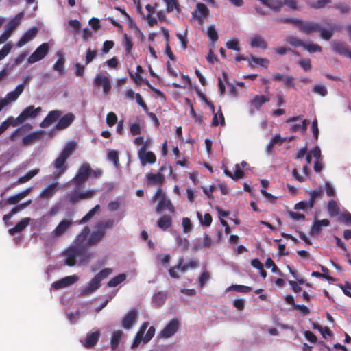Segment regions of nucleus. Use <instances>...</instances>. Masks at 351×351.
I'll use <instances>...</instances> for the list:
<instances>
[{
    "instance_id": "1",
    "label": "nucleus",
    "mask_w": 351,
    "mask_h": 351,
    "mask_svg": "<svg viewBox=\"0 0 351 351\" xmlns=\"http://www.w3.org/2000/svg\"><path fill=\"white\" fill-rule=\"evenodd\" d=\"M75 148V142H69L66 144L58 156L54 160L52 165L54 168L53 179H59L68 169L67 159L73 154Z\"/></svg>"
},
{
    "instance_id": "2",
    "label": "nucleus",
    "mask_w": 351,
    "mask_h": 351,
    "mask_svg": "<svg viewBox=\"0 0 351 351\" xmlns=\"http://www.w3.org/2000/svg\"><path fill=\"white\" fill-rule=\"evenodd\" d=\"M65 264L73 267L76 264V258H78L81 264H86L93 258V254L88 251L86 246L69 247L64 252Z\"/></svg>"
},
{
    "instance_id": "3",
    "label": "nucleus",
    "mask_w": 351,
    "mask_h": 351,
    "mask_svg": "<svg viewBox=\"0 0 351 351\" xmlns=\"http://www.w3.org/2000/svg\"><path fill=\"white\" fill-rule=\"evenodd\" d=\"M277 23L291 24L299 28L300 32L306 34H311L312 31L317 29V25L314 24H308L298 18L289 17H278L276 19Z\"/></svg>"
},
{
    "instance_id": "4",
    "label": "nucleus",
    "mask_w": 351,
    "mask_h": 351,
    "mask_svg": "<svg viewBox=\"0 0 351 351\" xmlns=\"http://www.w3.org/2000/svg\"><path fill=\"white\" fill-rule=\"evenodd\" d=\"M158 199H159V202L156 207V213H160L165 208L167 209L171 213H174L176 212L175 207L171 200L166 197L161 187H159L157 189L155 195L152 197L150 201L151 202H154Z\"/></svg>"
},
{
    "instance_id": "5",
    "label": "nucleus",
    "mask_w": 351,
    "mask_h": 351,
    "mask_svg": "<svg viewBox=\"0 0 351 351\" xmlns=\"http://www.w3.org/2000/svg\"><path fill=\"white\" fill-rule=\"evenodd\" d=\"M91 176L90 165L88 162H84L78 169L73 182L77 187L81 186Z\"/></svg>"
},
{
    "instance_id": "6",
    "label": "nucleus",
    "mask_w": 351,
    "mask_h": 351,
    "mask_svg": "<svg viewBox=\"0 0 351 351\" xmlns=\"http://www.w3.org/2000/svg\"><path fill=\"white\" fill-rule=\"evenodd\" d=\"M42 111L41 107L34 108V106H29L25 108L22 112L16 117L13 121V126L17 125V123H23L28 119H34L36 117L38 114Z\"/></svg>"
},
{
    "instance_id": "7",
    "label": "nucleus",
    "mask_w": 351,
    "mask_h": 351,
    "mask_svg": "<svg viewBox=\"0 0 351 351\" xmlns=\"http://www.w3.org/2000/svg\"><path fill=\"white\" fill-rule=\"evenodd\" d=\"M49 50V44L47 43H44L41 44L34 51L33 53L30 55L28 58L27 61L30 64L35 63L43 59L47 54L48 53Z\"/></svg>"
},
{
    "instance_id": "8",
    "label": "nucleus",
    "mask_w": 351,
    "mask_h": 351,
    "mask_svg": "<svg viewBox=\"0 0 351 351\" xmlns=\"http://www.w3.org/2000/svg\"><path fill=\"white\" fill-rule=\"evenodd\" d=\"M138 158L141 165L145 166L147 164H154L156 162V157L151 151H146V145H143L138 152Z\"/></svg>"
},
{
    "instance_id": "9",
    "label": "nucleus",
    "mask_w": 351,
    "mask_h": 351,
    "mask_svg": "<svg viewBox=\"0 0 351 351\" xmlns=\"http://www.w3.org/2000/svg\"><path fill=\"white\" fill-rule=\"evenodd\" d=\"M180 323L177 319H171L167 325L161 330L160 335L163 338H169L173 336L179 329Z\"/></svg>"
},
{
    "instance_id": "10",
    "label": "nucleus",
    "mask_w": 351,
    "mask_h": 351,
    "mask_svg": "<svg viewBox=\"0 0 351 351\" xmlns=\"http://www.w3.org/2000/svg\"><path fill=\"white\" fill-rule=\"evenodd\" d=\"M73 223V220L71 219H62L53 230V237L55 238H59L62 237L69 230V229L72 226Z\"/></svg>"
},
{
    "instance_id": "11",
    "label": "nucleus",
    "mask_w": 351,
    "mask_h": 351,
    "mask_svg": "<svg viewBox=\"0 0 351 351\" xmlns=\"http://www.w3.org/2000/svg\"><path fill=\"white\" fill-rule=\"evenodd\" d=\"M210 11L207 6L202 3H198L196 5V8L194 12H192V16L195 19L199 24L204 23V19L209 15Z\"/></svg>"
},
{
    "instance_id": "12",
    "label": "nucleus",
    "mask_w": 351,
    "mask_h": 351,
    "mask_svg": "<svg viewBox=\"0 0 351 351\" xmlns=\"http://www.w3.org/2000/svg\"><path fill=\"white\" fill-rule=\"evenodd\" d=\"M79 278L77 276H66L59 280L55 281L52 283L51 287L56 289H60L73 285L78 280Z\"/></svg>"
},
{
    "instance_id": "13",
    "label": "nucleus",
    "mask_w": 351,
    "mask_h": 351,
    "mask_svg": "<svg viewBox=\"0 0 351 351\" xmlns=\"http://www.w3.org/2000/svg\"><path fill=\"white\" fill-rule=\"evenodd\" d=\"M43 135V130H36L24 136L21 141L23 146H29L39 141Z\"/></svg>"
},
{
    "instance_id": "14",
    "label": "nucleus",
    "mask_w": 351,
    "mask_h": 351,
    "mask_svg": "<svg viewBox=\"0 0 351 351\" xmlns=\"http://www.w3.org/2000/svg\"><path fill=\"white\" fill-rule=\"evenodd\" d=\"M62 112L61 110H51L49 111L45 118L41 121L40 126L41 128L49 127L51 123L56 121L62 115Z\"/></svg>"
},
{
    "instance_id": "15",
    "label": "nucleus",
    "mask_w": 351,
    "mask_h": 351,
    "mask_svg": "<svg viewBox=\"0 0 351 351\" xmlns=\"http://www.w3.org/2000/svg\"><path fill=\"white\" fill-rule=\"evenodd\" d=\"M75 118V115L71 112L64 114L63 117L58 119L59 120L56 125V129L58 130L66 129L73 122Z\"/></svg>"
},
{
    "instance_id": "16",
    "label": "nucleus",
    "mask_w": 351,
    "mask_h": 351,
    "mask_svg": "<svg viewBox=\"0 0 351 351\" xmlns=\"http://www.w3.org/2000/svg\"><path fill=\"white\" fill-rule=\"evenodd\" d=\"M58 182H53L45 188L40 193L39 197L41 199H49L59 191Z\"/></svg>"
},
{
    "instance_id": "17",
    "label": "nucleus",
    "mask_w": 351,
    "mask_h": 351,
    "mask_svg": "<svg viewBox=\"0 0 351 351\" xmlns=\"http://www.w3.org/2000/svg\"><path fill=\"white\" fill-rule=\"evenodd\" d=\"M138 318L137 310L133 309L129 311L122 320V326L125 329H130L136 322Z\"/></svg>"
},
{
    "instance_id": "18",
    "label": "nucleus",
    "mask_w": 351,
    "mask_h": 351,
    "mask_svg": "<svg viewBox=\"0 0 351 351\" xmlns=\"http://www.w3.org/2000/svg\"><path fill=\"white\" fill-rule=\"evenodd\" d=\"M94 83L97 86H102L105 94H108L111 89V84L108 77L103 74L97 75Z\"/></svg>"
},
{
    "instance_id": "19",
    "label": "nucleus",
    "mask_w": 351,
    "mask_h": 351,
    "mask_svg": "<svg viewBox=\"0 0 351 351\" xmlns=\"http://www.w3.org/2000/svg\"><path fill=\"white\" fill-rule=\"evenodd\" d=\"M100 331L96 330L95 332L88 333L84 341L82 342L84 346L86 348H92L97 343L100 337Z\"/></svg>"
},
{
    "instance_id": "20",
    "label": "nucleus",
    "mask_w": 351,
    "mask_h": 351,
    "mask_svg": "<svg viewBox=\"0 0 351 351\" xmlns=\"http://www.w3.org/2000/svg\"><path fill=\"white\" fill-rule=\"evenodd\" d=\"M38 33V29L35 27L27 30L25 34L20 38L16 43L18 47H21L26 43L32 40L36 37Z\"/></svg>"
},
{
    "instance_id": "21",
    "label": "nucleus",
    "mask_w": 351,
    "mask_h": 351,
    "mask_svg": "<svg viewBox=\"0 0 351 351\" xmlns=\"http://www.w3.org/2000/svg\"><path fill=\"white\" fill-rule=\"evenodd\" d=\"M25 83L26 81H25L24 83L19 84L13 91L8 93L6 95V97L3 99L1 98V99L5 100L8 102V104L10 102L15 101L18 99L19 95L23 92L25 86Z\"/></svg>"
},
{
    "instance_id": "22",
    "label": "nucleus",
    "mask_w": 351,
    "mask_h": 351,
    "mask_svg": "<svg viewBox=\"0 0 351 351\" xmlns=\"http://www.w3.org/2000/svg\"><path fill=\"white\" fill-rule=\"evenodd\" d=\"M105 232L103 230H99L98 228H95V230L92 232L87 240L86 247L92 246L99 243L105 236Z\"/></svg>"
},
{
    "instance_id": "23",
    "label": "nucleus",
    "mask_w": 351,
    "mask_h": 351,
    "mask_svg": "<svg viewBox=\"0 0 351 351\" xmlns=\"http://www.w3.org/2000/svg\"><path fill=\"white\" fill-rule=\"evenodd\" d=\"M101 281L95 276L90 280L86 287H85L81 293L83 296H87L94 293L100 287Z\"/></svg>"
},
{
    "instance_id": "24",
    "label": "nucleus",
    "mask_w": 351,
    "mask_h": 351,
    "mask_svg": "<svg viewBox=\"0 0 351 351\" xmlns=\"http://www.w3.org/2000/svg\"><path fill=\"white\" fill-rule=\"evenodd\" d=\"M29 217H25L19 221L14 227L9 229L8 232L10 235H14L16 233L22 232L30 223Z\"/></svg>"
},
{
    "instance_id": "25",
    "label": "nucleus",
    "mask_w": 351,
    "mask_h": 351,
    "mask_svg": "<svg viewBox=\"0 0 351 351\" xmlns=\"http://www.w3.org/2000/svg\"><path fill=\"white\" fill-rule=\"evenodd\" d=\"M329 225L330 221L327 219L315 221L311 228L310 234L311 236L317 235L321 232L322 226H328Z\"/></svg>"
},
{
    "instance_id": "26",
    "label": "nucleus",
    "mask_w": 351,
    "mask_h": 351,
    "mask_svg": "<svg viewBox=\"0 0 351 351\" xmlns=\"http://www.w3.org/2000/svg\"><path fill=\"white\" fill-rule=\"evenodd\" d=\"M24 14L20 12L17 14L14 18L11 19L5 25V29L12 33L20 24L21 20L23 17Z\"/></svg>"
},
{
    "instance_id": "27",
    "label": "nucleus",
    "mask_w": 351,
    "mask_h": 351,
    "mask_svg": "<svg viewBox=\"0 0 351 351\" xmlns=\"http://www.w3.org/2000/svg\"><path fill=\"white\" fill-rule=\"evenodd\" d=\"M332 47L335 52L346 57H347L351 51L348 45L344 43L334 42Z\"/></svg>"
},
{
    "instance_id": "28",
    "label": "nucleus",
    "mask_w": 351,
    "mask_h": 351,
    "mask_svg": "<svg viewBox=\"0 0 351 351\" xmlns=\"http://www.w3.org/2000/svg\"><path fill=\"white\" fill-rule=\"evenodd\" d=\"M269 100L270 98L269 97L265 95H255L250 101V104L252 107L256 110H259L264 104L269 101Z\"/></svg>"
},
{
    "instance_id": "29",
    "label": "nucleus",
    "mask_w": 351,
    "mask_h": 351,
    "mask_svg": "<svg viewBox=\"0 0 351 351\" xmlns=\"http://www.w3.org/2000/svg\"><path fill=\"white\" fill-rule=\"evenodd\" d=\"M148 326H149L148 322H145L142 324V325H141L139 330L136 333L135 339L132 343V348L137 347L139 345V343H141V341L142 340L143 341V335H144L146 329L147 328Z\"/></svg>"
},
{
    "instance_id": "30",
    "label": "nucleus",
    "mask_w": 351,
    "mask_h": 351,
    "mask_svg": "<svg viewBox=\"0 0 351 351\" xmlns=\"http://www.w3.org/2000/svg\"><path fill=\"white\" fill-rule=\"evenodd\" d=\"M30 204H31V200H28L27 202H26L25 203H23V204L16 206L10 210V212L8 214L5 215L3 216V221L5 222H6L8 220L10 219L14 215H15L17 213L25 209Z\"/></svg>"
},
{
    "instance_id": "31",
    "label": "nucleus",
    "mask_w": 351,
    "mask_h": 351,
    "mask_svg": "<svg viewBox=\"0 0 351 351\" xmlns=\"http://www.w3.org/2000/svg\"><path fill=\"white\" fill-rule=\"evenodd\" d=\"M147 178L149 184L152 185H161L165 181V176L161 173H148L147 176Z\"/></svg>"
},
{
    "instance_id": "32",
    "label": "nucleus",
    "mask_w": 351,
    "mask_h": 351,
    "mask_svg": "<svg viewBox=\"0 0 351 351\" xmlns=\"http://www.w3.org/2000/svg\"><path fill=\"white\" fill-rule=\"evenodd\" d=\"M90 230L88 226H85L81 232L76 237L75 239V246H82V245L87 239L88 236L90 234Z\"/></svg>"
},
{
    "instance_id": "33",
    "label": "nucleus",
    "mask_w": 351,
    "mask_h": 351,
    "mask_svg": "<svg viewBox=\"0 0 351 351\" xmlns=\"http://www.w3.org/2000/svg\"><path fill=\"white\" fill-rule=\"evenodd\" d=\"M56 55L58 56V59L53 64V69L55 71L58 72L60 74H63L64 73V58L60 51H58Z\"/></svg>"
},
{
    "instance_id": "34",
    "label": "nucleus",
    "mask_w": 351,
    "mask_h": 351,
    "mask_svg": "<svg viewBox=\"0 0 351 351\" xmlns=\"http://www.w3.org/2000/svg\"><path fill=\"white\" fill-rule=\"evenodd\" d=\"M250 45L252 47L262 48L265 49L267 48V43L261 35H256L251 38Z\"/></svg>"
},
{
    "instance_id": "35",
    "label": "nucleus",
    "mask_w": 351,
    "mask_h": 351,
    "mask_svg": "<svg viewBox=\"0 0 351 351\" xmlns=\"http://www.w3.org/2000/svg\"><path fill=\"white\" fill-rule=\"evenodd\" d=\"M308 24H314V25H316L318 26L317 29L312 31V33L315 32H320V36L323 39H324L326 40H328L332 37L333 34H334V32L332 29H330V30L324 29L321 27V25L319 24L316 23L308 22Z\"/></svg>"
},
{
    "instance_id": "36",
    "label": "nucleus",
    "mask_w": 351,
    "mask_h": 351,
    "mask_svg": "<svg viewBox=\"0 0 351 351\" xmlns=\"http://www.w3.org/2000/svg\"><path fill=\"white\" fill-rule=\"evenodd\" d=\"M166 300V294L163 291H157L152 296V303L156 307L162 306Z\"/></svg>"
},
{
    "instance_id": "37",
    "label": "nucleus",
    "mask_w": 351,
    "mask_h": 351,
    "mask_svg": "<svg viewBox=\"0 0 351 351\" xmlns=\"http://www.w3.org/2000/svg\"><path fill=\"white\" fill-rule=\"evenodd\" d=\"M172 225V219L169 215L161 217L157 221V226L162 230H166Z\"/></svg>"
},
{
    "instance_id": "38",
    "label": "nucleus",
    "mask_w": 351,
    "mask_h": 351,
    "mask_svg": "<svg viewBox=\"0 0 351 351\" xmlns=\"http://www.w3.org/2000/svg\"><path fill=\"white\" fill-rule=\"evenodd\" d=\"M224 173L227 176L231 178L232 180H234L242 178L244 176V172L243 170L241 169L239 164L235 165V170H234V173H232L228 169L224 170Z\"/></svg>"
},
{
    "instance_id": "39",
    "label": "nucleus",
    "mask_w": 351,
    "mask_h": 351,
    "mask_svg": "<svg viewBox=\"0 0 351 351\" xmlns=\"http://www.w3.org/2000/svg\"><path fill=\"white\" fill-rule=\"evenodd\" d=\"M309 125V121L307 119H303L302 123H294L291 125L290 128V130L292 132H296L298 131H301L302 133H304L307 129L308 125Z\"/></svg>"
},
{
    "instance_id": "40",
    "label": "nucleus",
    "mask_w": 351,
    "mask_h": 351,
    "mask_svg": "<svg viewBox=\"0 0 351 351\" xmlns=\"http://www.w3.org/2000/svg\"><path fill=\"white\" fill-rule=\"evenodd\" d=\"M114 220L109 219L105 221H99L95 225V228H98L99 230H103L106 233V230L111 229L114 227Z\"/></svg>"
},
{
    "instance_id": "41",
    "label": "nucleus",
    "mask_w": 351,
    "mask_h": 351,
    "mask_svg": "<svg viewBox=\"0 0 351 351\" xmlns=\"http://www.w3.org/2000/svg\"><path fill=\"white\" fill-rule=\"evenodd\" d=\"M123 332L121 330H116L112 333L110 339V347L112 350H114L118 347Z\"/></svg>"
},
{
    "instance_id": "42",
    "label": "nucleus",
    "mask_w": 351,
    "mask_h": 351,
    "mask_svg": "<svg viewBox=\"0 0 351 351\" xmlns=\"http://www.w3.org/2000/svg\"><path fill=\"white\" fill-rule=\"evenodd\" d=\"M32 128V126L31 124L27 123L24 125L23 126L16 129L10 136V139L12 141H14L16 140V138L17 136H21L24 134V132L26 130H29Z\"/></svg>"
},
{
    "instance_id": "43",
    "label": "nucleus",
    "mask_w": 351,
    "mask_h": 351,
    "mask_svg": "<svg viewBox=\"0 0 351 351\" xmlns=\"http://www.w3.org/2000/svg\"><path fill=\"white\" fill-rule=\"evenodd\" d=\"M328 211L330 217H336L339 213V208L337 206V202L331 199L328 203Z\"/></svg>"
},
{
    "instance_id": "44",
    "label": "nucleus",
    "mask_w": 351,
    "mask_h": 351,
    "mask_svg": "<svg viewBox=\"0 0 351 351\" xmlns=\"http://www.w3.org/2000/svg\"><path fill=\"white\" fill-rule=\"evenodd\" d=\"M126 279V275L125 274H120L112 278H111L107 283L110 287H114L123 282Z\"/></svg>"
},
{
    "instance_id": "45",
    "label": "nucleus",
    "mask_w": 351,
    "mask_h": 351,
    "mask_svg": "<svg viewBox=\"0 0 351 351\" xmlns=\"http://www.w3.org/2000/svg\"><path fill=\"white\" fill-rule=\"evenodd\" d=\"M197 216L198 219L199 220L200 223L202 226H204L206 227L210 226L212 221H213V218L210 213L204 214V217H203L202 214L199 212H197Z\"/></svg>"
},
{
    "instance_id": "46",
    "label": "nucleus",
    "mask_w": 351,
    "mask_h": 351,
    "mask_svg": "<svg viewBox=\"0 0 351 351\" xmlns=\"http://www.w3.org/2000/svg\"><path fill=\"white\" fill-rule=\"evenodd\" d=\"M323 193L324 192L321 186L315 190L311 191L309 192L310 199L308 200L312 202L313 205H314L317 199L322 198Z\"/></svg>"
},
{
    "instance_id": "47",
    "label": "nucleus",
    "mask_w": 351,
    "mask_h": 351,
    "mask_svg": "<svg viewBox=\"0 0 351 351\" xmlns=\"http://www.w3.org/2000/svg\"><path fill=\"white\" fill-rule=\"evenodd\" d=\"M99 205H96L94 208L90 210L88 213L84 216L79 221L80 224H84L88 221L90 219L93 217V216L96 214V213L99 210Z\"/></svg>"
},
{
    "instance_id": "48",
    "label": "nucleus",
    "mask_w": 351,
    "mask_h": 351,
    "mask_svg": "<svg viewBox=\"0 0 351 351\" xmlns=\"http://www.w3.org/2000/svg\"><path fill=\"white\" fill-rule=\"evenodd\" d=\"M249 65H252V62L256 64H259L264 67H267L269 61L267 58H256L254 56H251L250 60H248Z\"/></svg>"
},
{
    "instance_id": "49",
    "label": "nucleus",
    "mask_w": 351,
    "mask_h": 351,
    "mask_svg": "<svg viewBox=\"0 0 351 351\" xmlns=\"http://www.w3.org/2000/svg\"><path fill=\"white\" fill-rule=\"evenodd\" d=\"M312 91L322 97H325L328 94V90L326 87L323 84L315 85L312 88Z\"/></svg>"
},
{
    "instance_id": "50",
    "label": "nucleus",
    "mask_w": 351,
    "mask_h": 351,
    "mask_svg": "<svg viewBox=\"0 0 351 351\" xmlns=\"http://www.w3.org/2000/svg\"><path fill=\"white\" fill-rule=\"evenodd\" d=\"M286 41L291 46L295 47H304V43L302 40L293 36H288L286 38Z\"/></svg>"
},
{
    "instance_id": "51",
    "label": "nucleus",
    "mask_w": 351,
    "mask_h": 351,
    "mask_svg": "<svg viewBox=\"0 0 351 351\" xmlns=\"http://www.w3.org/2000/svg\"><path fill=\"white\" fill-rule=\"evenodd\" d=\"M39 172V169H35L27 172L25 176L21 177L19 179L20 183H25L31 180L34 176L37 175Z\"/></svg>"
},
{
    "instance_id": "52",
    "label": "nucleus",
    "mask_w": 351,
    "mask_h": 351,
    "mask_svg": "<svg viewBox=\"0 0 351 351\" xmlns=\"http://www.w3.org/2000/svg\"><path fill=\"white\" fill-rule=\"evenodd\" d=\"M123 45L126 53H130L133 49V43L132 39L128 36L126 34L124 35Z\"/></svg>"
},
{
    "instance_id": "53",
    "label": "nucleus",
    "mask_w": 351,
    "mask_h": 351,
    "mask_svg": "<svg viewBox=\"0 0 351 351\" xmlns=\"http://www.w3.org/2000/svg\"><path fill=\"white\" fill-rule=\"evenodd\" d=\"M229 289L239 293H248L252 291V287L241 285H233Z\"/></svg>"
},
{
    "instance_id": "54",
    "label": "nucleus",
    "mask_w": 351,
    "mask_h": 351,
    "mask_svg": "<svg viewBox=\"0 0 351 351\" xmlns=\"http://www.w3.org/2000/svg\"><path fill=\"white\" fill-rule=\"evenodd\" d=\"M313 206V205L312 204V202L309 200L301 201L295 205L294 209L306 210L308 208H311Z\"/></svg>"
},
{
    "instance_id": "55",
    "label": "nucleus",
    "mask_w": 351,
    "mask_h": 351,
    "mask_svg": "<svg viewBox=\"0 0 351 351\" xmlns=\"http://www.w3.org/2000/svg\"><path fill=\"white\" fill-rule=\"evenodd\" d=\"M270 5L268 8H271L275 12H279L283 6V1L281 0H271L269 3Z\"/></svg>"
},
{
    "instance_id": "56",
    "label": "nucleus",
    "mask_w": 351,
    "mask_h": 351,
    "mask_svg": "<svg viewBox=\"0 0 351 351\" xmlns=\"http://www.w3.org/2000/svg\"><path fill=\"white\" fill-rule=\"evenodd\" d=\"M306 50H307L309 53H315V52H321L322 47L317 44H307L304 43V45L303 47Z\"/></svg>"
},
{
    "instance_id": "57",
    "label": "nucleus",
    "mask_w": 351,
    "mask_h": 351,
    "mask_svg": "<svg viewBox=\"0 0 351 351\" xmlns=\"http://www.w3.org/2000/svg\"><path fill=\"white\" fill-rule=\"evenodd\" d=\"M117 122V116L113 112H110L106 116V123L109 127H112Z\"/></svg>"
},
{
    "instance_id": "58",
    "label": "nucleus",
    "mask_w": 351,
    "mask_h": 351,
    "mask_svg": "<svg viewBox=\"0 0 351 351\" xmlns=\"http://www.w3.org/2000/svg\"><path fill=\"white\" fill-rule=\"evenodd\" d=\"M112 273V269L111 268H105L101 270L95 277L99 279V281L103 280L106 278L109 275Z\"/></svg>"
},
{
    "instance_id": "59",
    "label": "nucleus",
    "mask_w": 351,
    "mask_h": 351,
    "mask_svg": "<svg viewBox=\"0 0 351 351\" xmlns=\"http://www.w3.org/2000/svg\"><path fill=\"white\" fill-rule=\"evenodd\" d=\"M207 34L210 40L213 42H216L218 40V34L214 26L211 25L208 27Z\"/></svg>"
},
{
    "instance_id": "60",
    "label": "nucleus",
    "mask_w": 351,
    "mask_h": 351,
    "mask_svg": "<svg viewBox=\"0 0 351 351\" xmlns=\"http://www.w3.org/2000/svg\"><path fill=\"white\" fill-rule=\"evenodd\" d=\"M331 0H317L315 3H308V5L315 9H319L324 8L326 5L330 3Z\"/></svg>"
},
{
    "instance_id": "61",
    "label": "nucleus",
    "mask_w": 351,
    "mask_h": 351,
    "mask_svg": "<svg viewBox=\"0 0 351 351\" xmlns=\"http://www.w3.org/2000/svg\"><path fill=\"white\" fill-rule=\"evenodd\" d=\"M12 48V45L11 43H7L1 48L0 50V60H3L8 55Z\"/></svg>"
},
{
    "instance_id": "62",
    "label": "nucleus",
    "mask_w": 351,
    "mask_h": 351,
    "mask_svg": "<svg viewBox=\"0 0 351 351\" xmlns=\"http://www.w3.org/2000/svg\"><path fill=\"white\" fill-rule=\"evenodd\" d=\"M182 226L183 228V231L185 233L189 232L193 228V225L191 223V221L189 218L188 217H184L182 219Z\"/></svg>"
},
{
    "instance_id": "63",
    "label": "nucleus",
    "mask_w": 351,
    "mask_h": 351,
    "mask_svg": "<svg viewBox=\"0 0 351 351\" xmlns=\"http://www.w3.org/2000/svg\"><path fill=\"white\" fill-rule=\"evenodd\" d=\"M226 47L229 49L239 51L240 48L239 47V40L237 39H232L228 41L226 44Z\"/></svg>"
},
{
    "instance_id": "64",
    "label": "nucleus",
    "mask_w": 351,
    "mask_h": 351,
    "mask_svg": "<svg viewBox=\"0 0 351 351\" xmlns=\"http://www.w3.org/2000/svg\"><path fill=\"white\" fill-rule=\"evenodd\" d=\"M298 64L306 71L311 69V61L310 59H303L298 61Z\"/></svg>"
}]
</instances>
